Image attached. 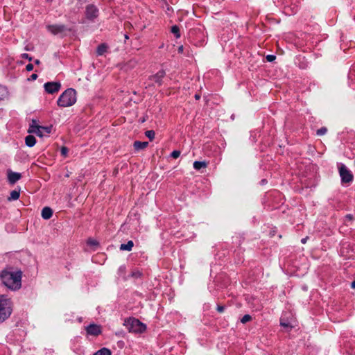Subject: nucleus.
I'll use <instances>...</instances> for the list:
<instances>
[{
  "mask_svg": "<svg viewBox=\"0 0 355 355\" xmlns=\"http://www.w3.org/2000/svg\"><path fill=\"white\" fill-rule=\"evenodd\" d=\"M22 272L14 270L12 267L7 266L0 272V279L2 283L12 291L19 290L21 286Z\"/></svg>",
  "mask_w": 355,
  "mask_h": 355,
  "instance_id": "nucleus-1",
  "label": "nucleus"
},
{
  "mask_svg": "<svg viewBox=\"0 0 355 355\" xmlns=\"http://www.w3.org/2000/svg\"><path fill=\"white\" fill-rule=\"evenodd\" d=\"M76 92L74 89H66L58 98V105L62 107H70L76 102Z\"/></svg>",
  "mask_w": 355,
  "mask_h": 355,
  "instance_id": "nucleus-2",
  "label": "nucleus"
},
{
  "mask_svg": "<svg viewBox=\"0 0 355 355\" xmlns=\"http://www.w3.org/2000/svg\"><path fill=\"white\" fill-rule=\"evenodd\" d=\"M12 311V302L5 295H0V323L8 319Z\"/></svg>",
  "mask_w": 355,
  "mask_h": 355,
  "instance_id": "nucleus-3",
  "label": "nucleus"
},
{
  "mask_svg": "<svg viewBox=\"0 0 355 355\" xmlns=\"http://www.w3.org/2000/svg\"><path fill=\"white\" fill-rule=\"evenodd\" d=\"M124 325L130 332L133 333H142L146 329L144 324L134 318L126 319L124 322Z\"/></svg>",
  "mask_w": 355,
  "mask_h": 355,
  "instance_id": "nucleus-4",
  "label": "nucleus"
},
{
  "mask_svg": "<svg viewBox=\"0 0 355 355\" xmlns=\"http://www.w3.org/2000/svg\"><path fill=\"white\" fill-rule=\"evenodd\" d=\"M338 172L343 184H349L353 181L354 175L345 164H339Z\"/></svg>",
  "mask_w": 355,
  "mask_h": 355,
  "instance_id": "nucleus-5",
  "label": "nucleus"
},
{
  "mask_svg": "<svg viewBox=\"0 0 355 355\" xmlns=\"http://www.w3.org/2000/svg\"><path fill=\"white\" fill-rule=\"evenodd\" d=\"M99 15V10L94 4H89L85 8V15L87 19L94 21Z\"/></svg>",
  "mask_w": 355,
  "mask_h": 355,
  "instance_id": "nucleus-6",
  "label": "nucleus"
},
{
  "mask_svg": "<svg viewBox=\"0 0 355 355\" xmlns=\"http://www.w3.org/2000/svg\"><path fill=\"white\" fill-rule=\"evenodd\" d=\"M44 87L47 93L53 94L60 90L61 84L60 82H47L44 85Z\"/></svg>",
  "mask_w": 355,
  "mask_h": 355,
  "instance_id": "nucleus-7",
  "label": "nucleus"
},
{
  "mask_svg": "<svg viewBox=\"0 0 355 355\" xmlns=\"http://www.w3.org/2000/svg\"><path fill=\"white\" fill-rule=\"evenodd\" d=\"M86 331L87 334L97 336L102 332L101 327L100 325L96 324H91L86 327Z\"/></svg>",
  "mask_w": 355,
  "mask_h": 355,
  "instance_id": "nucleus-8",
  "label": "nucleus"
},
{
  "mask_svg": "<svg viewBox=\"0 0 355 355\" xmlns=\"http://www.w3.org/2000/svg\"><path fill=\"white\" fill-rule=\"evenodd\" d=\"M165 75H166L165 71L160 70L156 74L150 76L149 79L151 80H153L159 86H161L162 84V79L164 78Z\"/></svg>",
  "mask_w": 355,
  "mask_h": 355,
  "instance_id": "nucleus-9",
  "label": "nucleus"
},
{
  "mask_svg": "<svg viewBox=\"0 0 355 355\" xmlns=\"http://www.w3.org/2000/svg\"><path fill=\"white\" fill-rule=\"evenodd\" d=\"M21 178V175L19 173L12 172L9 171L8 172V180L11 184H14Z\"/></svg>",
  "mask_w": 355,
  "mask_h": 355,
  "instance_id": "nucleus-10",
  "label": "nucleus"
},
{
  "mask_svg": "<svg viewBox=\"0 0 355 355\" xmlns=\"http://www.w3.org/2000/svg\"><path fill=\"white\" fill-rule=\"evenodd\" d=\"M47 28L51 33L56 35L63 32L65 30V26L64 25H49Z\"/></svg>",
  "mask_w": 355,
  "mask_h": 355,
  "instance_id": "nucleus-11",
  "label": "nucleus"
},
{
  "mask_svg": "<svg viewBox=\"0 0 355 355\" xmlns=\"http://www.w3.org/2000/svg\"><path fill=\"white\" fill-rule=\"evenodd\" d=\"M53 215V210L49 207H45L42 209V217L44 218V219H49Z\"/></svg>",
  "mask_w": 355,
  "mask_h": 355,
  "instance_id": "nucleus-12",
  "label": "nucleus"
},
{
  "mask_svg": "<svg viewBox=\"0 0 355 355\" xmlns=\"http://www.w3.org/2000/svg\"><path fill=\"white\" fill-rule=\"evenodd\" d=\"M148 146V141H135L133 144V146L136 150H143L146 148Z\"/></svg>",
  "mask_w": 355,
  "mask_h": 355,
  "instance_id": "nucleus-13",
  "label": "nucleus"
},
{
  "mask_svg": "<svg viewBox=\"0 0 355 355\" xmlns=\"http://www.w3.org/2000/svg\"><path fill=\"white\" fill-rule=\"evenodd\" d=\"M134 246L132 241H129L127 243H123L120 245V250L121 251H131Z\"/></svg>",
  "mask_w": 355,
  "mask_h": 355,
  "instance_id": "nucleus-14",
  "label": "nucleus"
},
{
  "mask_svg": "<svg viewBox=\"0 0 355 355\" xmlns=\"http://www.w3.org/2000/svg\"><path fill=\"white\" fill-rule=\"evenodd\" d=\"M26 145L28 147H33L36 143V139L33 135H28L25 138Z\"/></svg>",
  "mask_w": 355,
  "mask_h": 355,
  "instance_id": "nucleus-15",
  "label": "nucleus"
},
{
  "mask_svg": "<svg viewBox=\"0 0 355 355\" xmlns=\"http://www.w3.org/2000/svg\"><path fill=\"white\" fill-rule=\"evenodd\" d=\"M107 50V46L103 43L98 46L96 49V53L98 55H103Z\"/></svg>",
  "mask_w": 355,
  "mask_h": 355,
  "instance_id": "nucleus-16",
  "label": "nucleus"
},
{
  "mask_svg": "<svg viewBox=\"0 0 355 355\" xmlns=\"http://www.w3.org/2000/svg\"><path fill=\"white\" fill-rule=\"evenodd\" d=\"M207 163L206 162L195 161L193 163V168L196 170H200L202 168H206Z\"/></svg>",
  "mask_w": 355,
  "mask_h": 355,
  "instance_id": "nucleus-17",
  "label": "nucleus"
},
{
  "mask_svg": "<svg viewBox=\"0 0 355 355\" xmlns=\"http://www.w3.org/2000/svg\"><path fill=\"white\" fill-rule=\"evenodd\" d=\"M20 193L19 191L13 190L10 192V196L8 198L9 201L16 200L19 198Z\"/></svg>",
  "mask_w": 355,
  "mask_h": 355,
  "instance_id": "nucleus-18",
  "label": "nucleus"
},
{
  "mask_svg": "<svg viewBox=\"0 0 355 355\" xmlns=\"http://www.w3.org/2000/svg\"><path fill=\"white\" fill-rule=\"evenodd\" d=\"M93 355H112V353L109 349L103 347L98 350Z\"/></svg>",
  "mask_w": 355,
  "mask_h": 355,
  "instance_id": "nucleus-19",
  "label": "nucleus"
},
{
  "mask_svg": "<svg viewBox=\"0 0 355 355\" xmlns=\"http://www.w3.org/2000/svg\"><path fill=\"white\" fill-rule=\"evenodd\" d=\"M171 31L175 35L176 38L180 37V28L177 25H174L171 27Z\"/></svg>",
  "mask_w": 355,
  "mask_h": 355,
  "instance_id": "nucleus-20",
  "label": "nucleus"
},
{
  "mask_svg": "<svg viewBox=\"0 0 355 355\" xmlns=\"http://www.w3.org/2000/svg\"><path fill=\"white\" fill-rule=\"evenodd\" d=\"M35 127L37 129V130H28V132H33V133H35L37 136H39L40 137H42L43 134H42V132L41 130H42V126L36 125Z\"/></svg>",
  "mask_w": 355,
  "mask_h": 355,
  "instance_id": "nucleus-21",
  "label": "nucleus"
},
{
  "mask_svg": "<svg viewBox=\"0 0 355 355\" xmlns=\"http://www.w3.org/2000/svg\"><path fill=\"white\" fill-rule=\"evenodd\" d=\"M145 135L150 139V141H153L155 136V132L154 130H147L145 132Z\"/></svg>",
  "mask_w": 355,
  "mask_h": 355,
  "instance_id": "nucleus-22",
  "label": "nucleus"
},
{
  "mask_svg": "<svg viewBox=\"0 0 355 355\" xmlns=\"http://www.w3.org/2000/svg\"><path fill=\"white\" fill-rule=\"evenodd\" d=\"M327 132V128L325 127H322L321 128L318 129L317 130V135L318 136H322L325 135Z\"/></svg>",
  "mask_w": 355,
  "mask_h": 355,
  "instance_id": "nucleus-23",
  "label": "nucleus"
},
{
  "mask_svg": "<svg viewBox=\"0 0 355 355\" xmlns=\"http://www.w3.org/2000/svg\"><path fill=\"white\" fill-rule=\"evenodd\" d=\"M252 320V317L248 315V314H246L245 315L243 316V318H241V322L243 324L250 321Z\"/></svg>",
  "mask_w": 355,
  "mask_h": 355,
  "instance_id": "nucleus-24",
  "label": "nucleus"
},
{
  "mask_svg": "<svg viewBox=\"0 0 355 355\" xmlns=\"http://www.w3.org/2000/svg\"><path fill=\"white\" fill-rule=\"evenodd\" d=\"M87 244L92 246H97L98 245V243L94 239H89L87 241Z\"/></svg>",
  "mask_w": 355,
  "mask_h": 355,
  "instance_id": "nucleus-25",
  "label": "nucleus"
},
{
  "mask_svg": "<svg viewBox=\"0 0 355 355\" xmlns=\"http://www.w3.org/2000/svg\"><path fill=\"white\" fill-rule=\"evenodd\" d=\"M180 155V150H173L171 154V156L174 158V159H177L178 157H179Z\"/></svg>",
  "mask_w": 355,
  "mask_h": 355,
  "instance_id": "nucleus-26",
  "label": "nucleus"
},
{
  "mask_svg": "<svg viewBox=\"0 0 355 355\" xmlns=\"http://www.w3.org/2000/svg\"><path fill=\"white\" fill-rule=\"evenodd\" d=\"M354 219V217L352 214H347L345 216V223L346 225H347V221H352V220Z\"/></svg>",
  "mask_w": 355,
  "mask_h": 355,
  "instance_id": "nucleus-27",
  "label": "nucleus"
},
{
  "mask_svg": "<svg viewBox=\"0 0 355 355\" xmlns=\"http://www.w3.org/2000/svg\"><path fill=\"white\" fill-rule=\"evenodd\" d=\"M266 58L268 62H272L275 60L276 56L274 55H268Z\"/></svg>",
  "mask_w": 355,
  "mask_h": 355,
  "instance_id": "nucleus-28",
  "label": "nucleus"
},
{
  "mask_svg": "<svg viewBox=\"0 0 355 355\" xmlns=\"http://www.w3.org/2000/svg\"><path fill=\"white\" fill-rule=\"evenodd\" d=\"M21 58L24 59H27L29 61H31L33 60V58L30 56L28 53H23L21 54Z\"/></svg>",
  "mask_w": 355,
  "mask_h": 355,
  "instance_id": "nucleus-29",
  "label": "nucleus"
},
{
  "mask_svg": "<svg viewBox=\"0 0 355 355\" xmlns=\"http://www.w3.org/2000/svg\"><path fill=\"white\" fill-rule=\"evenodd\" d=\"M131 276L132 277L137 278V277L141 276V272L139 271H138V270L137 271H134V272H132Z\"/></svg>",
  "mask_w": 355,
  "mask_h": 355,
  "instance_id": "nucleus-30",
  "label": "nucleus"
},
{
  "mask_svg": "<svg viewBox=\"0 0 355 355\" xmlns=\"http://www.w3.org/2000/svg\"><path fill=\"white\" fill-rule=\"evenodd\" d=\"M68 152V149L67 147H62L61 148V154L64 156H66Z\"/></svg>",
  "mask_w": 355,
  "mask_h": 355,
  "instance_id": "nucleus-31",
  "label": "nucleus"
},
{
  "mask_svg": "<svg viewBox=\"0 0 355 355\" xmlns=\"http://www.w3.org/2000/svg\"><path fill=\"white\" fill-rule=\"evenodd\" d=\"M216 309L219 313H223L225 310V306L222 305H218Z\"/></svg>",
  "mask_w": 355,
  "mask_h": 355,
  "instance_id": "nucleus-32",
  "label": "nucleus"
},
{
  "mask_svg": "<svg viewBox=\"0 0 355 355\" xmlns=\"http://www.w3.org/2000/svg\"><path fill=\"white\" fill-rule=\"evenodd\" d=\"M26 69L28 71H31L33 69V64H28L26 67Z\"/></svg>",
  "mask_w": 355,
  "mask_h": 355,
  "instance_id": "nucleus-33",
  "label": "nucleus"
},
{
  "mask_svg": "<svg viewBox=\"0 0 355 355\" xmlns=\"http://www.w3.org/2000/svg\"><path fill=\"white\" fill-rule=\"evenodd\" d=\"M37 78V75L36 73H33L30 78H28V80H35Z\"/></svg>",
  "mask_w": 355,
  "mask_h": 355,
  "instance_id": "nucleus-34",
  "label": "nucleus"
},
{
  "mask_svg": "<svg viewBox=\"0 0 355 355\" xmlns=\"http://www.w3.org/2000/svg\"><path fill=\"white\" fill-rule=\"evenodd\" d=\"M125 272V266H121L119 268V273L120 274H124Z\"/></svg>",
  "mask_w": 355,
  "mask_h": 355,
  "instance_id": "nucleus-35",
  "label": "nucleus"
},
{
  "mask_svg": "<svg viewBox=\"0 0 355 355\" xmlns=\"http://www.w3.org/2000/svg\"><path fill=\"white\" fill-rule=\"evenodd\" d=\"M42 129L45 130L47 133H50L51 130V127H43V126H42Z\"/></svg>",
  "mask_w": 355,
  "mask_h": 355,
  "instance_id": "nucleus-36",
  "label": "nucleus"
},
{
  "mask_svg": "<svg viewBox=\"0 0 355 355\" xmlns=\"http://www.w3.org/2000/svg\"><path fill=\"white\" fill-rule=\"evenodd\" d=\"M32 122H33V124H31V125H30L29 130H37V129H36V128H35V126H36L37 125H35V124H34V123H35V121L33 120V121H32Z\"/></svg>",
  "mask_w": 355,
  "mask_h": 355,
  "instance_id": "nucleus-37",
  "label": "nucleus"
},
{
  "mask_svg": "<svg viewBox=\"0 0 355 355\" xmlns=\"http://www.w3.org/2000/svg\"><path fill=\"white\" fill-rule=\"evenodd\" d=\"M280 324H281V326H282L284 327H288L289 326L288 323H286V322H284L282 321H281Z\"/></svg>",
  "mask_w": 355,
  "mask_h": 355,
  "instance_id": "nucleus-38",
  "label": "nucleus"
},
{
  "mask_svg": "<svg viewBox=\"0 0 355 355\" xmlns=\"http://www.w3.org/2000/svg\"><path fill=\"white\" fill-rule=\"evenodd\" d=\"M183 50H184V47H183V46H179V48H178V52H179V53H182V52H183Z\"/></svg>",
  "mask_w": 355,
  "mask_h": 355,
  "instance_id": "nucleus-39",
  "label": "nucleus"
},
{
  "mask_svg": "<svg viewBox=\"0 0 355 355\" xmlns=\"http://www.w3.org/2000/svg\"><path fill=\"white\" fill-rule=\"evenodd\" d=\"M136 64V61L135 60H130V64H131L132 67H134Z\"/></svg>",
  "mask_w": 355,
  "mask_h": 355,
  "instance_id": "nucleus-40",
  "label": "nucleus"
},
{
  "mask_svg": "<svg viewBox=\"0 0 355 355\" xmlns=\"http://www.w3.org/2000/svg\"><path fill=\"white\" fill-rule=\"evenodd\" d=\"M351 287L355 289V280L352 282Z\"/></svg>",
  "mask_w": 355,
  "mask_h": 355,
  "instance_id": "nucleus-41",
  "label": "nucleus"
},
{
  "mask_svg": "<svg viewBox=\"0 0 355 355\" xmlns=\"http://www.w3.org/2000/svg\"><path fill=\"white\" fill-rule=\"evenodd\" d=\"M200 94H196L195 95V98H196V100H198V99H200Z\"/></svg>",
  "mask_w": 355,
  "mask_h": 355,
  "instance_id": "nucleus-42",
  "label": "nucleus"
},
{
  "mask_svg": "<svg viewBox=\"0 0 355 355\" xmlns=\"http://www.w3.org/2000/svg\"><path fill=\"white\" fill-rule=\"evenodd\" d=\"M35 64L38 65V64H40V61L39 60H35Z\"/></svg>",
  "mask_w": 355,
  "mask_h": 355,
  "instance_id": "nucleus-43",
  "label": "nucleus"
},
{
  "mask_svg": "<svg viewBox=\"0 0 355 355\" xmlns=\"http://www.w3.org/2000/svg\"><path fill=\"white\" fill-rule=\"evenodd\" d=\"M306 239H307V238H304V239H302V241H302V243H306Z\"/></svg>",
  "mask_w": 355,
  "mask_h": 355,
  "instance_id": "nucleus-44",
  "label": "nucleus"
},
{
  "mask_svg": "<svg viewBox=\"0 0 355 355\" xmlns=\"http://www.w3.org/2000/svg\"><path fill=\"white\" fill-rule=\"evenodd\" d=\"M124 37H125V40H128V39L129 38L128 35H126V34L124 35Z\"/></svg>",
  "mask_w": 355,
  "mask_h": 355,
  "instance_id": "nucleus-45",
  "label": "nucleus"
},
{
  "mask_svg": "<svg viewBox=\"0 0 355 355\" xmlns=\"http://www.w3.org/2000/svg\"><path fill=\"white\" fill-rule=\"evenodd\" d=\"M265 181H266L265 180H262V181H261V182H262L263 183H265Z\"/></svg>",
  "mask_w": 355,
  "mask_h": 355,
  "instance_id": "nucleus-46",
  "label": "nucleus"
},
{
  "mask_svg": "<svg viewBox=\"0 0 355 355\" xmlns=\"http://www.w3.org/2000/svg\"><path fill=\"white\" fill-rule=\"evenodd\" d=\"M150 355H153V354H150Z\"/></svg>",
  "mask_w": 355,
  "mask_h": 355,
  "instance_id": "nucleus-47",
  "label": "nucleus"
}]
</instances>
